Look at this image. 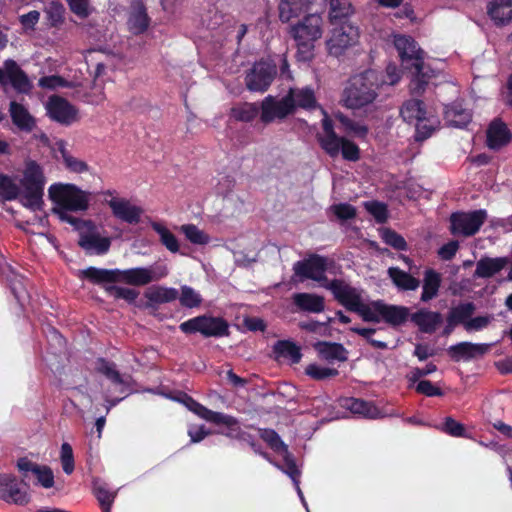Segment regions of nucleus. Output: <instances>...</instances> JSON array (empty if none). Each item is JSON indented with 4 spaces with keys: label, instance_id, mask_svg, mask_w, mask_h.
<instances>
[{
    "label": "nucleus",
    "instance_id": "473e14b6",
    "mask_svg": "<svg viewBox=\"0 0 512 512\" xmlns=\"http://www.w3.org/2000/svg\"><path fill=\"white\" fill-rule=\"evenodd\" d=\"M279 18L282 22H289L309 11L307 0H281L278 5Z\"/></svg>",
    "mask_w": 512,
    "mask_h": 512
},
{
    "label": "nucleus",
    "instance_id": "4c0bfd02",
    "mask_svg": "<svg viewBox=\"0 0 512 512\" xmlns=\"http://www.w3.org/2000/svg\"><path fill=\"white\" fill-rule=\"evenodd\" d=\"M403 120L412 123L413 121L426 120L425 104L419 99H410L403 103L400 109Z\"/></svg>",
    "mask_w": 512,
    "mask_h": 512
},
{
    "label": "nucleus",
    "instance_id": "680f3d73",
    "mask_svg": "<svg viewBox=\"0 0 512 512\" xmlns=\"http://www.w3.org/2000/svg\"><path fill=\"white\" fill-rule=\"evenodd\" d=\"M93 493L100 506H112L116 497V493L109 491L105 484L95 483Z\"/></svg>",
    "mask_w": 512,
    "mask_h": 512
},
{
    "label": "nucleus",
    "instance_id": "58836bf2",
    "mask_svg": "<svg viewBox=\"0 0 512 512\" xmlns=\"http://www.w3.org/2000/svg\"><path fill=\"white\" fill-rule=\"evenodd\" d=\"M261 108L256 103L243 102L230 109L229 116L238 122H252L261 113Z\"/></svg>",
    "mask_w": 512,
    "mask_h": 512
},
{
    "label": "nucleus",
    "instance_id": "b1692460",
    "mask_svg": "<svg viewBox=\"0 0 512 512\" xmlns=\"http://www.w3.org/2000/svg\"><path fill=\"white\" fill-rule=\"evenodd\" d=\"M486 134V144L493 150L506 146L512 139L511 132L501 119H494L489 124Z\"/></svg>",
    "mask_w": 512,
    "mask_h": 512
},
{
    "label": "nucleus",
    "instance_id": "5701e85b",
    "mask_svg": "<svg viewBox=\"0 0 512 512\" xmlns=\"http://www.w3.org/2000/svg\"><path fill=\"white\" fill-rule=\"evenodd\" d=\"M340 405L354 415L364 418L377 419L382 417L380 409L371 401L355 397H346L341 399Z\"/></svg>",
    "mask_w": 512,
    "mask_h": 512
},
{
    "label": "nucleus",
    "instance_id": "20e7f679",
    "mask_svg": "<svg viewBox=\"0 0 512 512\" xmlns=\"http://www.w3.org/2000/svg\"><path fill=\"white\" fill-rule=\"evenodd\" d=\"M48 195L57 206L52 210L78 212L89 208L90 193L75 184L54 183L49 187Z\"/></svg>",
    "mask_w": 512,
    "mask_h": 512
},
{
    "label": "nucleus",
    "instance_id": "338daca9",
    "mask_svg": "<svg viewBox=\"0 0 512 512\" xmlns=\"http://www.w3.org/2000/svg\"><path fill=\"white\" fill-rule=\"evenodd\" d=\"M61 463L63 471L66 474H71L74 471V456L71 445L64 442L61 445Z\"/></svg>",
    "mask_w": 512,
    "mask_h": 512
},
{
    "label": "nucleus",
    "instance_id": "c03bdc74",
    "mask_svg": "<svg viewBox=\"0 0 512 512\" xmlns=\"http://www.w3.org/2000/svg\"><path fill=\"white\" fill-rule=\"evenodd\" d=\"M288 93H292V97L294 99L295 103V110L299 108L303 109H313L316 107V98L314 91L309 88L305 87L302 89H293L290 88Z\"/></svg>",
    "mask_w": 512,
    "mask_h": 512
},
{
    "label": "nucleus",
    "instance_id": "9b49d317",
    "mask_svg": "<svg viewBox=\"0 0 512 512\" xmlns=\"http://www.w3.org/2000/svg\"><path fill=\"white\" fill-rule=\"evenodd\" d=\"M292 93H287L280 100L268 95L261 102L260 119L264 124H269L276 119L283 120L295 113V103Z\"/></svg>",
    "mask_w": 512,
    "mask_h": 512
},
{
    "label": "nucleus",
    "instance_id": "f257e3e1",
    "mask_svg": "<svg viewBox=\"0 0 512 512\" xmlns=\"http://www.w3.org/2000/svg\"><path fill=\"white\" fill-rule=\"evenodd\" d=\"M385 84L381 72L373 69L350 78L343 92V102L347 108L359 109L371 104L378 96L379 88Z\"/></svg>",
    "mask_w": 512,
    "mask_h": 512
},
{
    "label": "nucleus",
    "instance_id": "72a5a7b5",
    "mask_svg": "<svg viewBox=\"0 0 512 512\" xmlns=\"http://www.w3.org/2000/svg\"><path fill=\"white\" fill-rule=\"evenodd\" d=\"M387 273L393 284L399 290L413 291L420 285V281L417 278L412 276L410 273L401 270L399 267H390L388 268Z\"/></svg>",
    "mask_w": 512,
    "mask_h": 512
},
{
    "label": "nucleus",
    "instance_id": "f704fd0d",
    "mask_svg": "<svg viewBox=\"0 0 512 512\" xmlns=\"http://www.w3.org/2000/svg\"><path fill=\"white\" fill-rule=\"evenodd\" d=\"M354 13L350 0H330L329 19L332 24L347 23V19Z\"/></svg>",
    "mask_w": 512,
    "mask_h": 512
},
{
    "label": "nucleus",
    "instance_id": "774afa93",
    "mask_svg": "<svg viewBox=\"0 0 512 512\" xmlns=\"http://www.w3.org/2000/svg\"><path fill=\"white\" fill-rule=\"evenodd\" d=\"M427 84L428 77L423 72V68H421L420 70H416V74L410 82V91L413 95L420 96L425 91Z\"/></svg>",
    "mask_w": 512,
    "mask_h": 512
},
{
    "label": "nucleus",
    "instance_id": "f8f14e48",
    "mask_svg": "<svg viewBox=\"0 0 512 512\" xmlns=\"http://www.w3.org/2000/svg\"><path fill=\"white\" fill-rule=\"evenodd\" d=\"M9 84L21 94H29L33 88L26 72L13 59H6L0 67V86L5 88Z\"/></svg>",
    "mask_w": 512,
    "mask_h": 512
},
{
    "label": "nucleus",
    "instance_id": "2f4dec72",
    "mask_svg": "<svg viewBox=\"0 0 512 512\" xmlns=\"http://www.w3.org/2000/svg\"><path fill=\"white\" fill-rule=\"evenodd\" d=\"M487 12L496 25H506L512 21V0H492Z\"/></svg>",
    "mask_w": 512,
    "mask_h": 512
},
{
    "label": "nucleus",
    "instance_id": "412c9836",
    "mask_svg": "<svg viewBox=\"0 0 512 512\" xmlns=\"http://www.w3.org/2000/svg\"><path fill=\"white\" fill-rule=\"evenodd\" d=\"M489 350L488 344H477L471 342H460L448 348L449 357L459 362L461 360L469 361L479 356H483Z\"/></svg>",
    "mask_w": 512,
    "mask_h": 512
},
{
    "label": "nucleus",
    "instance_id": "7c9ffc66",
    "mask_svg": "<svg viewBox=\"0 0 512 512\" xmlns=\"http://www.w3.org/2000/svg\"><path fill=\"white\" fill-rule=\"evenodd\" d=\"M293 303L304 312L321 313L325 309V299L321 295L313 293H295L293 295Z\"/></svg>",
    "mask_w": 512,
    "mask_h": 512
},
{
    "label": "nucleus",
    "instance_id": "603ef678",
    "mask_svg": "<svg viewBox=\"0 0 512 512\" xmlns=\"http://www.w3.org/2000/svg\"><path fill=\"white\" fill-rule=\"evenodd\" d=\"M105 292L112 296L114 299H123L128 304H134L139 296V291L133 288L121 287L116 285H106L104 287Z\"/></svg>",
    "mask_w": 512,
    "mask_h": 512
},
{
    "label": "nucleus",
    "instance_id": "4d7b16f0",
    "mask_svg": "<svg viewBox=\"0 0 512 512\" xmlns=\"http://www.w3.org/2000/svg\"><path fill=\"white\" fill-rule=\"evenodd\" d=\"M344 137H339L337 134L332 136H321L318 138L321 148L332 158H335L340 153L341 144Z\"/></svg>",
    "mask_w": 512,
    "mask_h": 512
},
{
    "label": "nucleus",
    "instance_id": "bf43d9fd",
    "mask_svg": "<svg viewBox=\"0 0 512 512\" xmlns=\"http://www.w3.org/2000/svg\"><path fill=\"white\" fill-rule=\"evenodd\" d=\"M70 11L80 19L88 18L94 11L90 0H66Z\"/></svg>",
    "mask_w": 512,
    "mask_h": 512
},
{
    "label": "nucleus",
    "instance_id": "423d86ee",
    "mask_svg": "<svg viewBox=\"0 0 512 512\" xmlns=\"http://www.w3.org/2000/svg\"><path fill=\"white\" fill-rule=\"evenodd\" d=\"M334 299L348 311L357 313L363 321L379 323L381 316L375 311L373 306L363 303L359 290L351 286L348 282H334L331 284Z\"/></svg>",
    "mask_w": 512,
    "mask_h": 512
},
{
    "label": "nucleus",
    "instance_id": "9d476101",
    "mask_svg": "<svg viewBox=\"0 0 512 512\" xmlns=\"http://www.w3.org/2000/svg\"><path fill=\"white\" fill-rule=\"evenodd\" d=\"M277 74V65L269 60L255 62L246 73L245 84L249 91L265 92Z\"/></svg>",
    "mask_w": 512,
    "mask_h": 512
},
{
    "label": "nucleus",
    "instance_id": "a878e982",
    "mask_svg": "<svg viewBox=\"0 0 512 512\" xmlns=\"http://www.w3.org/2000/svg\"><path fill=\"white\" fill-rule=\"evenodd\" d=\"M127 25L129 31L134 35H140L147 31L150 25V17L147 14V9L143 2L137 1L132 4Z\"/></svg>",
    "mask_w": 512,
    "mask_h": 512
},
{
    "label": "nucleus",
    "instance_id": "79ce46f5",
    "mask_svg": "<svg viewBox=\"0 0 512 512\" xmlns=\"http://www.w3.org/2000/svg\"><path fill=\"white\" fill-rule=\"evenodd\" d=\"M476 306L473 302H462L457 306L450 308L447 317L451 319L457 326L469 322L470 317L474 314Z\"/></svg>",
    "mask_w": 512,
    "mask_h": 512
},
{
    "label": "nucleus",
    "instance_id": "39448f33",
    "mask_svg": "<svg viewBox=\"0 0 512 512\" xmlns=\"http://www.w3.org/2000/svg\"><path fill=\"white\" fill-rule=\"evenodd\" d=\"M45 183L42 167L36 161L29 160L21 180V185L24 188L21 203L24 207L32 211L42 209Z\"/></svg>",
    "mask_w": 512,
    "mask_h": 512
},
{
    "label": "nucleus",
    "instance_id": "2eb2a0df",
    "mask_svg": "<svg viewBox=\"0 0 512 512\" xmlns=\"http://www.w3.org/2000/svg\"><path fill=\"white\" fill-rule=\"evenodd\" d=\"M46 110L48 116L55 122L69 126L78 118V110L63 97L53 95L49 98Z\"/></svg>",
    "mask_w": 512,
    "mask_h": 512
},
{
    "label": "nucleus",
    "instance_id": "0eeeda50",
    "mask_svg": "<svg viewBox=\"0 0 512 512\" xmlns=\"http://www.w3.org/2000/svg\"><path fill=\"white\" fill-rule=\"evenodd\" d=\"M327 266L326 257L313 253L308 255L305 259L295 262L293 271L295 275L301 279H311L320 283L321 287L333 294V290L331 289L332 283L341 282L342 284H346L347 281L340 278L329 280L325 275Z\"/></svg>",
    "mask_w": 512,
    "mask_h": 512
},
{
    "label": "nucleus",
    "instance_id": "1a4fd4ad",
    "mask_svg": "<svg viewBox=\"0 0 512 512\" xmlns=\"http://www.w3.org/2000/svg\"><path fill=\"white\" fill-rule=\"evenodd\" d=\"M487 219L484 209L454 212L450 216V232L454 236L471 237L480 230Z\"/></svg>",
    "mask_w": 512,
    "mask_h": 512
},
{
    "label": "nucleus",
    "instance_id": "ddd939ff",
    "mask_svg": "<svg viewBox=\"0 0 512 512\" xmlns=\"http://www.w3.org/2000/svg\"><path fill=\"white\" fill-rule=\"evenodd\" d=\"M359 39L358 27L343 23L339 27L332 30L331 37L327 40L326 45L330 55L339 57L351 46L355 45Z\"/></svg>",
    "mask_w": 512,
    "mask_h": 512
},
{
    "label": "nucleus",
    "instance_id": "49530a36",
    "mask_svg": "<svg viewBox=\"0 0 512 512\" xmlns=\"http://www.w3.org/2000/svg\"><path fill=\"white\" fill-rule=\"evenodd\" d=\"M281 454H283L284 465L281 466L279 464H275V466L278 467L279 469H281L285 474H287L291 478V480L293 481V483L298 491V494L302 497V491L299 486V483H300L299 478H300L301 472L298 469L296 462H295L292 454L289 452V450H286V451L282 452Z\"/></svg>",
    "mask_w": 512,
    "mask_h": 512
},
{
    "label": "nucleus",
    "instance_id": "f3484780",
    "mask_svg": "<svg viewBox=\"0 0 512 512\" xmlns=\"http://www.w3.org/2000/svg\"><path fill=\"white\" fill-rule=\"evenodd\" d=\"M106 202L115 218L130 225H136L140 222L143 209L131 204L128 199L114 197Z\"/></svg>",
    "mask_w": 512,
    "mask_h": 512
},
{
    "label": "nucleus",
    "instance_id": "e433bc0d",
    "mask_svg": "<svg viewBox=\"0 0 512 512\" xmlns=\"http://www.w3.org/2000/svg\"><path fill=\"white\" fill-rule=\"evenodd\" d=\"M273 352L277 357H282L298 364L302 359L301 348L291 340H278L273 345Z\"/></svg>",
    "mask_w": 512,
    "mask_h": 512
},
{
    "label": "nucleus",
    "instance_id": "aec40b11",
    "mask_svg": "<svg viewBox=\"0 0 512 512\" xmlns=\"http://www.w3.org/2000/svg\"><path fill=\"white\" fill-rule=\"evenodd\" d=\"M372 306L387 324L394 327L404 324L409 317V310L405 306L390 305L380 300L373 301Z\"/></svg>",
    "mask_w": 512,
    "mask_h": 512
},
{
    "label": "nucleus",
    "instance_id": "6e6d98bb",
    "mask_svg": "<svg viewBox=\"0 0 512 512\" xmlns=\"http://www.w3.org/2000/svg\"><path fill=\"white\" fill-rule=\"evenodd\" d=\"M180 304L186 308H196L202 304L201 295L196 292L192 287L183 285L181 286V295L178 296Z\"/></svg>",
    "mask_w": 512,
    "mask_h": 512
},
{
    "label": "nucleus",
    "instance_id": "69168bd1",
    "mask_svg": "<svg viewBox=\"0 0 512 512\" xmlns=\"http://www.w3.org/2000/svg\"><path fill=\"white\" fill-rule=\"evenodd\" d=\"M340 152L343 159L346 161L356 162L360 159V149L358 145L346 138H343Z\"/></svg>",
    "mask_w": 512,
    "mask_h": 512
},
{
    "label": "nucleus",
    "instance_id": "7ed1b4c3",
    "mask_svg": "<svg viewBox=\"0 0 512 512\" xmlns=\"http://www.w3.org/2000/svg\"><path fill=\"white\" fill-rule=\"evenodd\" d=\"M81 277L92 284L121 282L131 286H145L151 283L149 268L135 267L126 270L88 267L81 272Z\"/></svg>",
    "mask_w": 512,
    "mask_h": 512
},
{
    "label": "nucleus",
    "instance_id": "e2e57ef3",
    "mask_svg": "<svg viewBox=\"0 0 512 512\" xmlns=\"http://www.w3.org/2000/svg\"><path fill=\"white\" fill-rule=\"evenodd\" d=\"M441 431L453 437H463L465 436L466 428L462 423L448 416L441 426Z\"/></svg>",
    "mask_w": 512,
    "mask_h": 512
},
{
    "label": "nucleus",
    "instance_id": "de8ad7c7",
    "mask_svg": "<svg viewBox=\"0 0 512 512\" xmlns=\"http://www.w3.org/2000/svg\"><path fill=\"white\" fill-rule=\"evenodd\" d=\"M260 438L276 453L288 450V446L282 441L279 434L271 428H257Z\"/></svg>",
    "mask_w": 512,
    "mask_h": 512
},
{
    "label": "nucleus",
    "instance_id": "a19ab883",
    "mask_svg": "<svg viewBox=\"0 0 512 512\" xmlns=\"http://www.w3.org/2000/svg\"><path fill=\"white\" fill-rule=\"evenodd\" d=\"M95 370L97 373L105 376L111 383L115 385H124L125 381L117 370V366L113 361L99 357L95 362Z\"/></svg>",
    "mask_w": 512,
    "mask_h": 512
},
{
    "label": "nucleus",
    "instance_id": "37998d69",
    "mask_svg": "<svg viewBox=\"0 0 512 512\" xmlns=\"http://www.w3.org/2000/svg\"><path fill=\"white\" fill-rule=\"evenodd\" d=\"M151 228L159 235L160 242L171 253L179 252L180 245L176 236L162 223L152 221Z\"/></svg>",
    "mask_w": 512,
    "mask_h": 512
},
{
    "label": "nucleus",
    "instance_id": "bb28decb",
    "mask_svg": "<svg viewBox=\"0 0 512 512\" xmlns=\"http://www.w3.org/2000/svg\"><path fill=\"white\" fill-rule=\"evenodd\" d=\"M444 119L450 126L463 128L471 122L472 113L462 101H454L445 106Z\"/></svg>",
    "mask_w": 512,
    "mask_h": 512
},
{
    "label": "nucleus",
    "instance_id": "4be33fe9",
    "mask_svg": "<svg viewBox=\"0 0 512 512\" xmlns=\"http://www.w3.org/2000/svg\"><path fill=\"white\" fill-rule=\"evenodd\" d=\"M410 319L418 327V330L425 334L435 333L443 323V316L440 312L431 311L425 308H421L414 312Z\"/></svg>",
    "mask_w": 512,
    "mask_h": 512
},
{
    "label": "nucleus",
    "instance_id": "ea45409f",
    "mask_svg": "<svg viewBox=\"0 0 512 512\" xmlns=\"http://www.w3.org/2000/svg\"><path fill=\"white\" fill-rule=\"evenodd\" d=\"M178 296V290L172 287L156 286L145 292L148 302L153 304L169 303L178 299Z\"/></svg>",
    "mask_w": 512,
    "mask_h": 512
},
{
    "label": "nucleus",
    "instance_id": "09e8293b",
    "mask_svg": "<svg viewBox=\"0 0 512 512\" xmlns=\"http://www.w3.org/2000/svg\"><path fill=\"white\" fill-rule=\"evenodd\" d=\"M190 411L195 413L200 418L211 422L212 418L217 413L216 411L210 410L198 401H196L190 395L183 393L181 398L179 399Z\"/></svg>",
    "mask_w": 512,
    "mask_h": 512
},
{
    "label": "nucleus",
    "instance_id": "5fc2aeb1",
    "mask_svg": "<svg viewBox=\"0 0 512 512\" xmlns=\"http://www.w3.org/2000/svg\"><path fill=\"white\" fill-rule=\"evenodd\" d=\"M305 374L316 381H322L328 378L336 377L339 371L335 368L322 367L312 363L306 366Z\"/></svg>",
    "mask_w": 512,
    "mask_h": 512
},
{
    "label": "nucleus",
    "instance_id": "c756f323",
    "mask_svg": "<svg viewBox=\"0 0 512 512\" xmlns=\"http://www.w3.org/2000/svg\"><path fill=\"white\" fill-rule=\"evenodd\" d=\"M509 263L507 257H482L476 263V269L474 272V277L476 278H491L495 274L499 273L503 270L506 265Z\"/></svg>",
    "mask_w": 512,
    "mask_h": 512
},
{
    "label": "nucleus",
    "instance_id": "6e6552de",
    "mask_svg": "<svg viewBox=\"0 0 512 512\" xmlns=\"http://www.w3.org/2000/svg\"><path fill=\"white\" fill-rule=\"evenodd\" d=\"M230 325L223 317L199 315L190 318L179 325L185 334L200 333L205 338H222L230 335Z\"/></svg>",
    "mask_w": 512,
    "mask_h": 512
},
{
    "label": "nucleus",
    "instance_id": "c85d7f7f",
    "mask_svg": "<svg viewBox=\"0 0 512 512\" xmlns=\"http://www.w3.org/2000/svg\"><path fill=\"white\" fill-rule=\"evenodd\" d=\"M210 423L225 426L226 429L218 433L230 439L242 441L246 433V431L242 430L240 427V422L236 417L222 412H217Z\"/></svg>",
    "mask_w": 512,
    "mask_h": 512
},
{
    "label": "nucleus",
    "instance_id": "dca6fc26",
    "mask_svg": "<svg viewBox=\"0 0 512 512\" xmlns=\"http://www.w3.org/2000/svg\"><path fill=\"white\" fill-rule=\"evenodd\" d=\"M394 45L403 63L413 61L415 70L424 68V52L415 39L408 35H397Z\"/></svg>",
    "mask_w": 512,
    "mask_h": 512
},
{
    "label": "nucleus",
    "instance_id": "f03ea898",
    "mask_svg": "<svg viewBox=\"0 0 512 512\" xmlns=\"http://www.w3.org/2000/svg\"><path fill=\"white\" fill-rule=\"evenodd\" d=\"M323 19L317 13H309L303 20L293 25L290 34L297 45L298 61L309 62L314 58L315 42L321 38Z\"/></svg>",
    "mask_w": 512,
    "mask_h": 512
},
{
    "label": "nucleus",
    "instance_id": "a211bd4d",
    "mask_svg": "<svg viewBox=\"0 0 512 512\" xmlns=\"http://www.w3.org/2000/svg\"><path fill=\"white\" fill-rule=\"evenodd\" d=\"M17 468L22 473V482L28 477L27 473L32 472L37 478V484L44 488H51L54 485L53 471L48 466H40L27 457H21L17 461Z\"/></svg>",
    "mask_w": 512,
    "mask_h": 512
},
{
    "label": "nucleus",
    "instance_id": "393cba45",
    "mask_svg": "<svg viewBox=\"0 0 512 512\" xmlns=\"http://www.w3.org/2000/svg\"><path fill=\"white\" fill-rule=\"evenodd\" d=\"M312 346L319 358L329 363L333 361L345 362L348 360V351L341 343L317 341Z\"/></svg>",
    "mask_w": 512,
    "mask_h": 512
},
{
    "label": "nucleus",
    "instance_id": "3c124183",
    "mask_svg": "<svg viewBox=\"0 0 512 512\" xmlns=\"http://www.w3.org/2000/svg\"><path fill=\"white\" fill-rule=\"evenodd\" d=\"M54 214H56L59 219L63 222L69 223L72 225L75 230L79 231V237H81V232H86L88 229H94L95 223L92 220H85L81 218L74 217L70 215L69 211L62 210H52Z\"/></svg>",
    "mask_w": 512,
    "mask_h": 512
},
{
    "label": "nucleus",
    "instance_id": "864d4df0",
    "mask_svg": "<svg viewBox=\"0 0 512 512\" xmlns=\"http://www.w3.org/2000/svg\"><path fill=\"white\" fill-rule=\"evenodd\" d=\"M181 231L184 233L187 240L195 245H206L210 241V237L204 231L200 230L194 224H185L181 226Z\"/></svg>",
    "mask_w": 512,
    "mask_h": 512
},
{
    "label": "nucleus",
    "instance_id": "4468645a",
    "mask_svg": "<svg viewBox=\"0 0 512 512\" xmlns=\"http://www.w3.org/2000/svg\"><path fill=\"white\" fill-rule=\"evenodd\" d=\"M19 481L15 475L0 474V499L16 505H26L30 502V495L26 490L21 489ZM23 484L27 485L25 481Z\"/></svg>",
    "mask_w": 512,
    "mask_h": 512
},
{
    "label": "nucleus",
    "instance_id": "c9c22d12",
    "mask_svg": "<svg viewBox=\"0 0 512 512\" xmlns=\"http://www.w3.org/2000/svg\"><path fill=\"white\" fill-rule=\"evenodd\" d=\"M441 286V275L434 269L428 268L424 272L421 301L428 302L435 298Z\"/></svg>",
    "mask_w": 512,
    "mask_h": 512
},
{
    "label": "nucleus",
    "instance_id": "6ab92c4d",
    "mask_svg": "<svg viewBox=\"0 0 512 512\" xmlns=\"http://www.w3.org/2000/svg\"><path fill=\"white\" fill-rule=\"evenodd\" d=\"M78 245L86 251V253L104 255L111 247V239L109 237H102L95 226L94 229H88L86 232H81Z\"/></svg>",
    "mask_w": 512,
    "mask_h": 512
},
{
    "label": "nucleus",
    "instance_id": "0e129e2a",
    "mask_svg": "<svg viewBox=\"0 0 512 512\" xmlns=\"http://www.w3.org/2000/svg\"><path fill=\"white\" fill-rule=\"evenodd\" d=\"M334 215L341 221H347L356 217V208L349 203H339L331 206Z\"/></svg>",
    "mask_w": 512,
    "mask_h": 512
},
{
    "label": "nucleus",
    "instance_id": "cd10ccee",
    "mask_svg": "<svg viewBox=\"0 0 512 512\" xmlns=\"http://www.w3.org/2000/svg\"><path fill=\"white\" fill-rule=\"evenodd\" d=\"M9 112L12 123L22 132L30 133L36 127V120L27 110V108L16 102L11 101L9 104Z\"/></svg>",
    "mask_w": 512,
    "mask_h": 512
},
{
    "label": "nucleus",
    "instance_id": "a18cd8bd",
    "mask_svg": "<svg viewBox=\"0 0 512 512\" xmlns=\"http://www.w3.org/2000/svg\"><path fill=\"white\" fill-rule=\"evenodd\" d=\"M58 149L63 159V163L70 172L84 173L89 170V166L85 161L75 158L65 147V142L60 141L58 143Z\"/></svg>",
    "mask_w": 512,
    "mask_h": 512
},
{
    "label": "nucleus",
    "instance_id": "8fccbe9b",
    "mask_svg": "<svg viewBox=\"0 0 512 512\" xmlns=\"http://www.w3.org/2000/svg\"><path fill=\"white\" fill-rule=\"evenodd\" d=\"M20 195V188L14 180L0 172V198L3 201H13Z\"/></svg>",
    "mask_w": 512,
    "mask_h": 512
},
{
    "label": "nucleus",
    "instance_id": "13d9d810",
    "mask_svg": "<svg viewBox=\"0 0 512 512\" xmlns=\"http://www.w3.org/2000/svg\"><path fill=\"white\" fill-rule=\"evenodd\" d=\"M364 207L379 224H383L388 219V208L383 202L372 200L364 203Z\"/></svg>",
    "mask_w": 512,
    "mask_h": 512
},
{
    "label": "nucleus",
    "instance_id": "052dcab7",
    "mask_svg": "<svg viewBox=\"0 0 512 512\" xmlns=\"http://www.w3.org/2000/svg\"><path fill=\"white\" fill-rule=\"evenodd\" d=\"M382 239L387 245L393 247L396 250H407V242L404 237L390 228H387L383 231Z\"/></svg>",
    "mask_w": 512,
    "mask_h": 512
}]
</instances>
